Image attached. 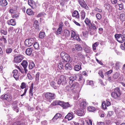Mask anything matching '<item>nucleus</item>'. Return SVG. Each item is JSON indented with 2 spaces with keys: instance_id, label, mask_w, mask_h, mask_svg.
Listing matches in <instances>:
<instances>
[{
  "instance_id": "nucleus-1",
  "label": "nucleus",
  "mask_w": 125,
  "mask_h": 125,
  "mask_svg": "<svg viewBox=\"0 0 125 125\" xmlns=\"http://www.w3.org/2000/svg\"><path fill=\"white\" fill-rule=\"evenodd\" d=\"M121 93L119 88L117 87L114 89V91L112 93L111 95L112 97L114 99L120 100L121 99Z\"/></svg>"
},
{
  "instance_id": "nucleus-2",
  "label": "nucleus",
  "mask_w": 125,
  "mask_h": 125,
  "mask_svg": "<svg viewBox=\"0 0 125 125\" xmlns=\"http://www.w3.org/2000/svg\"><path fill=\"white\" fill-rule=\"evenodd\" d=\"M115 36L117 41L119 42L123 43L125 40V37L121 34H115Z\"/></svg>"
},
{
  "instance_id": "nucleus-3",
  "label": "nucleus",
  "mask_w": 125,
  "mask_h": 125,
  "mask_svg": "<svg viewBox=\"0 0 125 125\" xmlns=\"http://www.w3.org/2000/svg\"><path fill=\"white\" fill-rule=\"evenodd\" d=\"M46 98L48 100H53L54 99L55 97V95L54 93H47L44 94Z\"/></svg>"
},
{
  "instance_id": "nucleus-4",
  "label": "nucleus",
  "mask_w": 125,
  "mask_h": 125,
  "mask_svg": "<svg viewBox=\"0 0 125 125\" xmlns=\"http://www.w3.org/2000/svg\"><path fill=\"white\" fill-rule=\"evenodd\" d=\"M66 83V77L63 75L61 76L58 81V84H60L62 83V85H65Z\"/></svg>"
},
{
  "instance_id": "nucleus-5",
  "label": "nucleus",
  "mask_w": 125,
  "mask_h": 125,
  "mask_svg": "<svg viewBox=\"0 0 125 125\" xmlns=\"http://www.w3.org/2000/svg\"><path fill=\"white\" fill-rule=\"evenodd\" d=\"M34 39L33 38H30L26 40L25 41V45L27 47L31 46L34 42Z\"/></svg>"
},
{
  "instance_id": "nucleus-6",
  "label": "nucleus",
  "mask_w": 125,
  "mask_h": 125,
  "mask_svg": "<svg viewBox=\"0 0 125 125\" xmlns=\"http://www.w3.org/2000/svg\"><path fill=\"white\" fill-rule=\"evenodd\" d=\"M70 31L67 29H65L62 33L61 38L63 39L69 36L70 35Z\"/></svg>"
},
{
  "instance_id": "nucleus-7",
  "label": "nucleus",
  "mask_w": 125,
  "mask_h": 125,
  "mask_svg": "<svg viewBox=\"0 0 125 125\" xmlns=\"http://www.w3.org/2000/svg\"><path fill=\"white\" fill-rule=\"evenodd\" d=\"M59 27L57 31L55 32V34L57 36L61 38V35L62 34L61 32L62 30V27L61 25H59Z\"/></svg>"
},
{
  "instance_id": "nucleus-8",
  "label": "nucleus",
  "mask_w": 125,
  "mask_h": 125,
  "mask_svg": "<svg viewBox=\"0 0 125 125\" xmlns=\"http://www.w3.org/2000/svg\"><path fill=\"white\" fill-rule=\"evenodd\" d=\"M23 59L22 56L21 54H19L15 57L14 60L15 62L18 63L20 62Z\"/></svg>"
},
{
  "instance_id": "nucleus-9",
  "label": "nucleus",
  "mask_w": 125,
  "mask_h": 125,
  "mask_svg": "<svg viewBox=\"0 0 125 125\" xmlns=\"http://www.w3.org/2000/svg\"><path fill=\"white\" fill-rule=\"evenodd\" d=\"M12 97V96L10 95L7 94L2 95L1 98L2 99L8 101L11 99Z\"/></svg>"
},
{
  "instance_id": "nucleus-10",
  "label": "nucleus",
  "mask_w": 125,
  "mask_h": 125,
  "mask_svg": "<svg viewBox=\"0 0 125 125\" xmlns=\"http://www.w3.org/2000/svg\"><path fill=\"white\" fill-rule=\"evenodd\" d=\"M70 84V89L72 90H73L77 88L79 86V84L77 82H73L72 83V84Z\"/></svg>"
},
{
  "instance_id": "nucleus-11",
  "label": "nucleus",
  "mask_w": 125,
  "mask_h": 125,
  "mask_svg": "<svg viewBox=\"0 0 125 125\" xmlns=\"http://www.w3.org/2000/svg\"><path fill=\"white\" fill-rule=\"evenodd\" d=\"M21 64L23 66L25 72L27 73V70L26 69V68L28 65L27 62L26 61H23L21 63Z\"/></svg>"
},
{
  "instance_id": "nucleus-12",
  "label": "nucleus",
  "mask_w": 125,
  "mask_h": 125,
  "mask_svg": "<svg viewBox=\"0 0 125 125\" xmlns=\"http://www.w3.org/2000/svg\"><path fill=\"white\" fill-rule=\"evenodd\" d=\"M7 23L9 25L15 26L16 25L15 19H12L10 20H8L7 21Z\"/></svg>"
},
{
  "instance_id": "nucleus-13",
  "label": "nucleus",
  "mask_w": 125,
  "mask_h": 125,
  "mask_svg": "<svg viewBox=\"0 0 125 125\" xmlns=\"http://www.w3.org/2000/svg\"><path fill=\"white\" fill-rule=\"evenodd\" d=\"M79 2L81 7L83 8H86L87 6L85 1L83 0H79Z\"/></svg>"
},
{
  "instance_id": "nucleus-14",
  "label": "nucleus",
  "mask_w": 125,
  "mask_h": 125,
  "mask_svg": "<svg viewBox=\"0 0 125 125\" xmlns=\"http://www.w3.org/2000/svg\"><path fill=\"white\" fill-rule=\"evenodd\" d=\"M28 3L29 5L31 8L35 7V3L33 0H28Z\"/></svg>"
},
{
  "instance_id": "nucleus-15",
  "label": "nucleus",
  "mask_w": 125,
  "mask_h": 125,
  "mask_svg": "<svg viewBox=\"0 0 125 125\" xmlns=\"http://www.w3.org/2000/svg\"><path fill=\"white\" fill-rule=\"evenodd\" d=\"M13 76L16 80L18 79L19 75L18 73V71L17 70H15L13 71Z\"/></svg>"
},
{
  "instance_id": "nucleus-16",
  "label": "nucleus",
  "mask_w": 125,
  "mask_h": 125,
  "mask_svg": "<svg viewBox=\"0 0 125 125\" xmlns=\"http://www.w3.org/2000/svg\"><path fill=\"white\" fill-rule=\"evenodd\" d=\"M77 114L79 116H81L84 115V110L83 109H79L77 111Z\"/></svg>"
},
{
  "instance_id": "nucleus-17",
  "label": "nucleus",
  "mask_w": 125,
  "mask_h": 125,
  "mask_svg": "<svg viewBox=\"0 0 125 125\" xmlns=\"http://www.w3.org/2000/svg\"><path fill=\"white\" fill-rule=\"evenodd\" d=\"M73 113L72 112L69 113L68 115L65 116V118H67L68 120H71L74 117V116L73 115Z\"/></svg>"
},
{
  "instance_id": "nucleus-18",
  "label": "nucleus",
  "mask_w": 125,
  "mask_h": 125,
  "mask_svg": "<svg viewBox=\"0 0 125 125\" xmlns=\"http://www.w3.org/2000/svg\"><path fill=\"white\" fill-rule=\"evenodd\" d=\"M16 102H14L12 104V107L13 110L16 111L17 113L19 112V108L17 107Z\"/></svg>"
},
{
  "instance_id": "nucleus-19",
  "label": "nucleus",
  "mask_w": 125,
  "mask_h": 125,
  "mask_svg": "<svg viewBox=\"0 0 125 125\" xmlns=\"http://www.w3.org/2000/svg\"><path fill=\"white\" fill-rule=\"evenodd\" d=\"M87 103L85 100L83 99L82 101L81 104V106L83 109H84L87 105Z\"/></svg>"
},
{
  "instance_id": "nucleus-20",
  "label": "nucleus",
  "mask_w": 125,
  "mask_h": 125,
  "mask_svg": "<svg viewBox=\"0 0 125 125\" xmlns=\"http://www.w3.org/2000/svg\"><path fill=\"white\" fill-rule=\"evenodd\" d=\"M72 105L70 104L68 102H64L62 108L64 109H67L68 108L72 106Z\"/></svg>"
},
{
  "instance_id": "nucleus-21",
  "label": "nucleus",
  "mask_w": 125,
  "mask_h": 125,
  "mask_svg": "<svg viewBox=\"0 0 125 125\" xmlns=\"http://www.w3.org/2000/svg\"><path fill=\"white\" fill-rule=\"evenodd\" d=\"M82 64V63H79V65H75L74 66V70L76 71H78L80 69H81V65Z\"/></svg>"
},
{
  "instance_id": "nucleus-22",
  "label": "nucleus",
  "mask_w": 125,
  "mask_h": 125,
  "mask_svg": "<svg viewBox=\"0 0 125 125\" xmlns=\"http://www.w3.org/2000/svg\"><path fill=\"white\" fill-rule=\"evenodd\" d=\"M62 115L60 114L57 113L54 116L52 120L54 121H55L58 118H61L62 117Z\"/></svg>"
},
{
  "instance_id": "nucleus-23",
  "label": "nucleus",
  "mask_w": 125,
  "mask_h": 125,
  "mask_svg": "<svg viewBox=\"0 0 125 125\" xmlns=\"http://www.w3.org/2000/svg\"><path fill=\"white\" fill-rule=\"evenodd\" d=\"M32 49L31 48H28L26 49L25 51L26 54L28 55H30L32 53Z\"/></svg>"
},
{
  "instance_id": "nucleus-24",
  "label": "nucleus",
  "mask_w": 125,
  "mask_h": 125,
  "mask_svg": "<svg viewBox=\"0 0 125 125\" xmlns=\"http://www.w3.org/2000/svg\"><path fill=\"white\" fill-rule=\"evenodd\" d=\"M69 80V83L71 84L73 82H76L74 81L76 80V77H75L72 76L70 77Z\"/></svg>"
},
{
  "instance_id": "nucleus-25",
  "label": "nucleus",
  "mask_w": 125,
  "mask_h": 125,
  "mask_svg": "<svg viewBox=\"0 0 125 125\" xmlns=\"http://www.w3.org/2000/svg\"><path fill=\"white\" fill-rule=\"evenodd\" d=\"M72 16L73 17H75L76 18H79V15L78 11L76 10H75L73 13Z\"/></svg>"
},
{
  "instance_id": "nucleus-26",
  "label": "nucleus",
  "mask_w": 125,
  "mask_h": 125,
  "mask_svg": "<svg viewBox=\"0 0 125 125\" xmlns=\"http://www.w3.org/2000/svg\"><path fill=\"white\" fill-rule=\"evenodd\" d=\"M65 67L66 70H71L72 69L71 64L69 63L66 64L65 65Z\"/></svg>"
},
{
  "instance_id": "nucleus-27",
  "label": "nucleus",
  "mask_w": 125,
  "mask_h": 125,
  "mask_svg": "<svg viewBox=\"0 0 125 125\" xmlns=\"http://www.w3.org/2000/svg\"><path fill=\"white\" fill-rule=\"evenodd\" d=\"M84 22L87 25H88L89 28H90L89 25L92 24L90 20L88 18H86Z\"/></svg>"
},
{
  "instance_id": "nucleus-28",
  "label": "nucleus",
  "mask_w": 125,
  "mask_h": 125,
  "mask_svg": "<svg viewBox=\"0 0 125 125\" xmlns=\"http://www.w3.org/2000/svg\"><path fill=\"white\" fill-rule=\"evenodd\" d=\"M40 73H37L35 75V81L37 83H38L39 82V79Z\"/></svg>"
},
{
  "instance_id": "nucleus-29",
  "label": "nucleus",
  "mask_w": 125,
  "mask_h": 125,
  "mask_svg": "<svg viewBox=\"0 0 125 125\" xmlns=\"http://www.w3.org/2000/svg\"><path fill=\"white\" fill-rule=\"evenodd\" d=\"M120 19L122 21H123L125 20V14L123 13L121 14L120 16Z\"/></svg>"
},
{
  "instance_id": "nucleus-30",
  "label": "nucleus",
  "mask_w": 125,
  "mask_h": 125,
  "mask_svg": "<svg viewBox=\"0 0 125 125\" xmlns=\"http://www.w3.org/2000/svg\"><path fill=\"white\" fill-rule=\"evenodd\" d=\"M35 66V65L34 63L32 61L30 62L29 66V69H31Z\"/></svg>"
},
{
  "instance_id": "nucleus-31",
  "label": "nucleus",
  "mask_w": 125,
  "mask_h": 125,
  "mask_svg": "<svg viewBox=\"0 0 125 125\" xmlns=\"http://www.w3.org/2000/svg\"><path fill=\"white\" fill-rule=\"evenodd\" d=\"M26 13L28 14L29 15H32L33 14V11L30 8L28 9L27 10Z\"/></svg>"
},
{
  "instance_id": "nucleus-32",
  "label": "nucleus",
  "mask_w": 125,
  "mask_h": 125,
  "mask_svg": "<svg viewBox=\"0 0 125 125\" xmlns=\"http://www.w3.org/2000/svg\"><path fill=\"white\" fill-rule=\"evenodd\" d=\"M120 63L119 62H117L115 64V69L117 70H119Z\"/></svg>"
},
{
  "instance_id": "nucleus-33",
  "label": "nucleus",
  "mask_w": 125,
  "mask_h": 125,
  "mask_svg": "<svg viewBox=\"0 0 125 125\" xmlns=\"http://www.w3.org/2000/svg\"><path fill=\"white\" fill-rule=\"evenodd\" d=\"M63 59L67 62H69L70 61V57L69 55L67 54H66V55Z\"/></svg>"
},
{
  "instance_id": "nucleus-34",
  "label": "nucleus",
  "mask_w": 125,
  "mask_h": 125,
  "mask_svg": "<svg viewBox=\"0 0 125 125\" xmlns=\"http://www.w3.org/2000/svg\"><path fill=\"white\" fill-rule=\"evenodd\" d=\"M79 123L74 122L75 125H84V121L83 120H80L79 121Z\"/></svg>"
},
{
  "instance_id": "nucleus-35",
  "label": "nucleus",
  "mask_w": 125,
  "mask_h": 125,
  "mask_svg": "<svg viewBox=\"0 0 125 125\" xmlns=\"http://www.w3.org/2000/svg\"><path fill=\"white\" fill-rule=\"evenodd\" d=\"M75 48L76 50L78 51H81L82 49V48L79 44H76L75 45Z\"/></svg>"
},
{
  "instance_id": "nucleus-36",
  "label": "nucleus",
  "mask_w": 125,
  "mask_h": 125,
  "mask_svg": "<svg viewBox=\"0 0 125 125\" xmlns=\"http://www.w3.org/2000/svg\"><path fill=\"white\" fill-rule=\"evenodd\" d=\"M99 44V43L98 42L95 43L93 45V51L96 52V47H97Z\"/></svg>"
},
{
  "instance_id": "nucleus-37",
  "label": "nucleus",
  "mask_w": 125,
  "mask_h": 125,
  "mask_svg": "<svg viewBox=\"0 0 125 125\" xmlns=\"http://www.w3.org/2000/svg\"><path fill=\"white\" fill-rule=\"evenodd\" d=\"M33 46L34 48L38 50L39 49V43L37 42H36L34 43Z\"/></svg>"
},
{
  "instance_id": "nucleus-38",
  "label": "nucleus",
  "mask_w": 125,
  "mask_h": 125,
  "mask_svg": "<svg viewBox=\"0 0 125 125\" xmlns=\"http://www.w3.org/2000/svg\"><path fill=\"white\" fill-rule=\"evenodd\" d=\"M14 125H25V124L21 121L16 122H14L13 124Z\"/></svg>"
},
{
  "instance_id": "nucleus-39",
  "label": "nucleus",
  "mask_w": 125,
  "mask_h": 125,
  "mask_svg": "<svg viewBox=\"0 0 125 125\" xmlns=\"http://www.w3.org/2000/svg\"><path fill=\"white\" fill-rule=\"evenodd\" d=\"M45 36V34L44 32H40L39 34V37L40 38L42 39Z\"/></svg>"
},
{
  "instance_id": "nucleus-40",
  "label": "nucleus",
  "mask_w": 125,
  "mask_h": 125,
  "mask_svg": "<svg viewBox=\"0 0 125 125\" xmlns=\"http://www.w3.org/2000/svg\"><path fill=\"white\" fill-rule=\"evenodd\" d=\"M81 17L82 19L83 20L85 17V13L84 10H82L81 12Z\"/></svg>"
},
{
  "instance_id": "nucleus-41",
  "label": "nucleus",
  "mask_w": 125,
  "mask_h": 125,
  "mask_svg": "<svg viewBox=\"0 0 125 125\" xmlns=\"http://www.w3.org/2000/svg\"><path fill=\"white\" fill-rule=\"evenodd\" d=\"M88 110L90 112H93L95 110V108L92 106H89L88 107Z\"/></svg>"
},
{
  "instance_id": "nucleus-42",
  "label": "nucleus",
  "mask_w": 125,
  "mask_h": 125,
  "mask_svg": "<svg viewBox=\"0 0 125 125\" xmlns=\"http://www.w3.org/2000/svg\"><path fill=\"white\" fill-rule=\"evenodd\" d=\"M87 82L88 84L91 85L92 87H93L94 86V83L93 81L87 80Z\"/></svg>"
},
{
  "instance_id": "nucleus-43",
  "label": "nucleus",
  "mask_w": 125,
  "mask_h": 125,
  "mask_svg": "<svg viewBox=\"0 0 125 125\" xmlns=\"http://www.w3.org/2000/svg\"><path fill=\"white\" fill-rule=\"evenodd\" d=\"M73 39L74 40H76L78 41H80V39L78 35L77 34H76L73 37Z\"/></svg>"
},
{
  "instance_id": "nucleus-44",
  "label": "nucleus",
  "mask_w": 125,
  "mask_h": 125,
  "mask_svg": "<svg viewBox=\"0 0 125 125\" xmlns=\"http://www.w3.org/2000/svg\"><path fill=\"white\" fill-rule=\"evenodd\" d=\"M51 85L52 87H53L54 89L57 88L56 84L54 81H52L51 83Z\"/></svg>"
},
{
  "instance_id": "nucleus-45",
  "label": "nucleus",
  "mask_w": 125,
  "mask_h": 125,
  "mask_svg": "<svg viewBox=\"0 0 125 125\" xmlns=\"http://www.w3.org/2000/svg\"><path fill=\"white\" fill-rule=\"evenodd\" d=\"M120 74L119 73H116L113 75V77L115 79L117 78L119 76Z\"/></svg>"
},
{
  "instance_id": "nucleus-46",
  "label": "nucleus",
  "mask_w": 125,
  "mask_h": 125,
  "mask_svg": "<svg viewBox=\"0 0 125 125\" xmlns=\"http://www.w3.org/2000/svg\"><path fill=\"white\" fill-rule=\"evenodd\" d=\"M12 50V49L11 48H7L6 49V52L7 54H9L11 52Z\"/></svg>"
},
{
  "instance_id": "nucleus-47",
  "label": "nucleus",
  "mask_w": 125,
  "mask_h": 125,
  "mask_svg": "<svg viewBox=\"0 0 125 125\" xmlns=\"http://www.w3.org/2000/svg\"><path fill=\"white\" fill-rule=\"evenodd\" d=\"M8 3L6 0H2L1 5L2 6H5L7 5Z\"/></svg>"
},
{
  "instance_id": "nucleus-48",
  "label": "nucleus",
  "mask_w": 125,
  "mask_h": 125,
  "mask_svg": "<svg viewBox=\"0 0 125 125\" xmlns=\"http://www.w3.org/2000/svg\"><path fill=\"white\" fill-rule=\"evenodd\" d=\"M26 84L24 82H22L21 83V88L23 89L26 88Z\"/></svg>"
},
{
  "instance_id": "nucleus-49",
  "label": "nucleus",
  "mask_w": 125,
  "mask_h": 125,
  "mask_svg": "<svg viewBox=\"0 0 125 125\" xmlns=\"http://www.w3.org/2000/svg\"><path fill=\"white\" fill-rule=\"evenodd\" d=\"M83 36L85 37L86 38L88 37V32L87 31L83 32Z\"/></svg>"
},
{
  "instance_id": "nucleus-50",
  "label": "nucleus",
  "mask_w": 125,
  "mask_h": 125,
  "mask_svg": "<svg viewBox=\"0 0 125 125\" xmlns=\"http://www.w3.org/2000/svg\"><path fill=\"white\" fill-rule=\"evenodd\" d=\"M38 21H37L35 20L34 22L33 26L36 29H38V28L39 26L37 24Z\"/></svg>"
},
{
  "instance_id": "nucleus-51",
  "label": "nucleus",
  "mask_w": 125,
  "mask_h": 125,
  "mask_svg": "<svg viewBox=\"0 0 125 125\" xmlns=\"http://www.w3.org/2000/svg\"><path fill=\"white\" fill-rule=\"evenodd\" d=\"M58 67L59 69H62L63 68V65L62 62H60L58 64Z\"/></svg>"
},
{
  "instance_id": "nucleus-52",
  "label": "nucleus",
  "mask_w": 125,
  "mask_h": 125,
  "mask_svg": "<svg viewBox=\"0 0 125 125\" xmlns=\"http://www.w3.org/2000/svg\"><path fill=\"white\" fill-rule=\"evenodd\" d=\"M95 31L94 30L92 29H90L89 31L90 34L91 35H93L95 34Z\"/></svg>"
},
{
  "instance_id": "nucleus-53",
  "label": "nucleus",
  "mask_w": 125,
  "mask_h": 125,
  "mask_svg": "<svg viewBox=\"0 0 125 125\" xmlns=\"http://www.w3.org/2000/svg\"><path fill=\"white\" fill-rule=\"evenodd\" d=\"M16 8H12L10 10V12L11 13H14L16 12Z\"/></svg>"
},
{
  "instance_id": "nucleus-54",
  "label": "nucleus",
  "mask_w": 125,
  "mask_h": 125,
  "mask_svg": "<svg viewBox=\"0 0 125 125\" xmlns=\"http://www.w3.org/2000/svg\"><path fill=\"white\" fill-rule=\"evenodd\" d=\"M91 25V29H92L93 30L96 31V30L97 29V28L95 25L94 24H92Z\"/></svg>"
},
{
  "instance_id": "nucleus-55",
  "label": "nucleus",
  "mask_w": 125,
  "mask_h": 125,
  "mask_svg": "<svg viewBox=\"0 0 125 125\" xmlns=\"http://www.w3.org/2000/svg\"><path fill=\"white\" fill-rule=\"evenodd\" d=\"M66 54L64 52H62L60 54L61 57L62 59H63L65 57Z\"/></svg>"
},
{
  "instance_id": "nucleus-56",
  "label": "nucleus",
  "mask_w": 125,
  "mask_h": 125,
  "mask_svg": "<svg viewBox=\"0 0 125 125\" xmlns=\"http://www.w3.org/2000/svg\"><path fill=\"white\" fill-rule=\"evenodd\" d=\"M4 35H6L7 33V30H1L0 31Z\"/></svg>"
},
{
  "instance_id": "nucleus-57",
  "label": "nucleus",
  "mask_w": 125,
  "mask_h": 125,
  "mask_svg": "<svg viewBox=\"0 0 125 125\" xmlns=\"http://www.w3.org/2000/svg\"><path fill=\"white\" fill-rule=\"evenodd\" d=\"M59 100H55L52 104L53 106L58 105Z\"/></svg>"
},
{
  "instance_id": "nucleus-58",
  "label": "nucleus",
  "mask_w": 125,
  "mask_h": 125,
  "mask_svg": "<svg viewBox=\"0 0 125 125\" xmlns=\"http://www.w3.org/2000/svg\"><path fill=\"white\" fill-rule=\"evenodd\" d=\"M84 50L85 52L87 53H89L90 51V48L88 47H86L84 49Z\"/></svg>"
},
{
  "instance_id": "nucleus-59",
  "label": "nucleus",
  "mask_w": 125,
  "mask_h": 125,
  "mask_svg": "<svg viewBox=\"0 0 125 125\" xmlns=\"http://www.w3.org/2000/svg\"><path fill=\"white\" fill-rule=\"evenodd\" d=\"M64 103V102L63 101L59 100L58 105H60L62 107Z\"/></svg>"
},
{
  "instance_id": "nucleus-60",
  "label": "nucleus",
  "mask_w": 125,
  "mask_h": 125,
  "mask_svg": "<svg viewBox=\"0 0 125 125\" xmlns=\"http://www.w3.org/2000/svg\"><path fill=\"white\" fill-rule=\"evenodd\" d=\"M102 106L104 109H105L106 108V103L105 102H104L102 103Z\"/></svg>"
},
{
  "instance_id": "nucleus-61",
  "label": "nucleus",
  "mask_w": 125,
  "mask_h": 125,
  "mask_svg": "<svg viewBox=\"0 0 125 125\" xmlns=\"http://www.w3.org/2000/svg\"><path fill=\"white\" fill-rule=\"evenodd\" d=\"M71 37L73 38V37L76 34L75 32L73 30L71 31Z\"/></svg>"
},
{
  "instance_id": "nucleus-62",
  "label": "nucleus",
  "mask_w": 125,
  "mask_h": 125,
  "mask_svg": "<svg viewBox=\"0 0 125 125\" xmlns=\"http://www.w3.org/2000/svg\"><path fill=\"white\" fill-rule=\"evenodd\" d=\"M33 88H30V90L29 91L30 94L31 96H32L33 95Z\"/></svg>"
},
{
  "instance_id": "nucleus-63",
  "label": "nucleus",
  "mask_w": 125,
  "mask_h": 125,
  "mask_svg": "<svg viewBox=\"0 0 125 125\" xmlns=\"http://www.w3.org/2000/svg\"><path fill=\"white\" fill-rule=\"evenodd\" d=\"M65 89L68 91H70L71 90H72L70 89V86H67L65 87Z\"/></svg>"
},
{
  "instance_id": "nucleus-64",
  "label": "nucleus",
  "mask_w": 125,
  "mask_h": 125,
  "mask_svg": "<svg viewBox=\"0 0 125 125\" xmlns=\"http://www.w3.org/2000/svg\"><path fill=\"white\" fill-rule=\"evenodd\" d=\"M96 16L97 19L100 20L101 18V15L99 14H97L96 15Z\"/></svg>"
}]
</instances>
